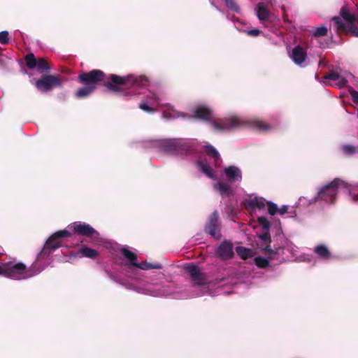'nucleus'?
Instances as JSON below:
<instances>
[{
    "label": "nucleus",
    "instance_id": "obj_41",
    "mask_svg": "<svg viewBox=\"0 0 358 358\" xmlns=\"http://www.w3.org/2000/svg\"><path fill=\"white\" fill-rule=\"evenodd\" d=\"M356 18L357 19V24H358V17H356Z\"/></svg>",
    "mask_w": 358,
    "mask_h": 358
},
{
    "label": "nucleus",
    "instance_id": "obj_40",
    "mask_svg": "<svg viewBox=\"0 0 358 358\" xmlns=\"http://www.w3.org/2000/svg\"><path fill=\"white\" fill-rule=\"evenodd\" d=\"M231 20L234 21V20H235V17H232L231 18Z\"/></svg>",
    "mask_w": 358,
    "mask_h": 358
},
{
    "label": "nucleus",
    "instance_id": "obj_19",
    "mask_svg": "<svg viewBox=\"0 0 358 358\" xmlns=\"http://www.w3.org/2000/svg\"><path fill=\"white\" fill-rule=\"evenodd\" d=\"M196 165L199 171L203 173L206 177L216 180L217 176L210 163L206 159H200L195 160Z\"/></svg>",
    "mask_w": 358,
    "mask_h": 358
},
{
    "label": "nucleus",
    "instance_id": "obj_3",
    "mask_svg": "<svg viewBox=\"0 0 358 358\" xmlns=\"http://www.w3.org/2000/svg\"><path fill=\"white\" fill-rule=\"evenodd\" d=\"M121 252L127 260L126 266L128 269V277L132 279L131 282L124 283L123 284L124 286L136 292L153 296H166L170 294L164 286L152 282H143L137 280V276L139 275L138 269H161L162 268L161 264L158 262L151 264L148 262H142L138 264L136 254L126 247L121 249Z\"/></svg>",
    "mask_w": 358,
    "mask_h": 358
},
{
    "label": "nucleus",
    "instance_id": "obj_33",
    "mask_svg": "<svg viewBox=\"0 0 358 358\" xmlns=\"http://www.w3.org/2000/svg\"><path fill=\"white\" fill-rule=\"evenodd\" d=\"M258 222L259 225L264 229H268L270 227V222L269 221L264 217H258Z\"/></svg>",
    "mask_w": 358,
    "mask_h": 358
},
{
    "label": "nucleus",
    "instance_id": "obj_7",
    "mask_svg": "<svg viewBox=\"0 0 358 358\" xmlns=\"http://www.w3.org/2000/svg\"><path fill=\"white\" fill-rule=\"evenodd\" d=\"M38 271H30L24 263L15 259L1 262L0 265V275L15 280L29 279L36 275Z\"/></svg>",
    "mask_w": 358,
    "mask_h": 358
},
{
    "label": "nucleus",
    "instance_id": "obj_29",
    "mask_svg": "<svg viewBox=\"0 0 358 358\" xmlns=\"http://www.w3.org/2000/svg\"><path fill=\"white\" fill-rule=\"evenodd\" d=\"M227 7L236 13H240L241 8L234 0H224Z\"/></svg>",
    "mask_w": 358,
    "mask_h": 358
},
{
    "label": "nucleus",
    "instance_id": "obj_15",
    "mask_svg": "<svg viewBox=\"0 0 358 358\" xmlns=\"http://www.w3.org/2000/svg\"><path fill=\"white\" fill-rule=\"evenodd\" d=\"M183 268L189 274L191 280L194 284L201 285L205 283L203 274L197 266L194 264H186L183 266Z\"/></svg>",
    "mask_w": 358,
    "mask_h": 358
},
{
    "label": "nucleus",
    "instance_id": "obj_12",
    "mask_svg": "<svg viewBox=\"0 0 358 358\" xmlns=\"http://www.w3.org/2000/svg\"><path fill=\"white\" fill-rule=\"evenodd\" d=\"M62 83L59 78L55 76H45L41 79L36 80V87L41 92H45L56 87H60Z\"/></svg>",
    "mask_w": 358,
    "mask_h": 358
},
{
    "label": "nucleus",
    "instance_id": "obj_23",
    "mask_svg": "<svg viewBox=\"0 0 358 358\" xmlns=\"http://www.w3.org/2000/svg\"><path fill=\"white\" fill-rule=\"evenodd\" d=\"M205 148L206 154L214 161L215 166H220L222 159L217 150L210 145H206Z\"/></svg>",
    "mask_w": 358,
    "mask_h": 358
},
{
    "label": "nucleus",
    "instance_id": "obj_32",
    "mask_svg": "<svg viewBox=\"0 0 358 358\" xmlns=\"http://www.w3.org/2000/svg\"><path fill=\"white\" fill-rule=\"evenodd\" d=\"M8 31H2L0 32V43L2 45H6L9 43Z\"/></svg>",
    "mask_w": 358,
    "mask_h": 358
},
{
    "label": "nucleus",
    "instance_id": "obj_25",
    "mask_svg": "<svg viewBox=\"0 0 358 358\" xmlns=\"http://www.w3.org/2000/svg\"><path fill=\"white\" fill-rule=\"evenodd\" d=\"M236 252L241 258L244 259L251 257L253 255L252 250L242 246L236 247Z\"/></svg>",
    "mask_w": 358,
    "mask_h": 358
},
{
    "label": "nucleus",
    "instance_id": "obj_24",
    "mask_svg": "<svg viewBox=\"0 0 358 358\" xmlns=\"http://www.w3.org/2000/svg\"><path fill=\"white\" fill-rule=\"evenodd\" d=\"M314 252L321 259L327 260L331 257V252L324 245H318L315 247Z\"/></svg>",
    "mask_w": 358,
    "mask_h": 358
},
{
    "label": "nucleus",
    "instance_id": "obj_21",
    "mask_svg": "<svg viewBox=\"0 0 358 358\" xmlns=\"http://www.w3.org/2000/svg\"><path fill=\"white\" fill-rule=\"evenodd\" d=\"M267 6L268 5L264 2H259L255 7V13L257 18L263 24L267 22L271 16V13L268 11Z\"/></svg>",
    "mask_w": 358,
    "mask_h": 358
},
{
    "label": "nucleus",
    "instance_id": "obj_16",
    "mask_svg": "<svg viewBox=\"0 0 358 358\" xmlns=\"http://www.w3.org/2000/svg\"><path fill=\"white\" fill-rule=\"evenodd\" d=\"M225 178L229 183L240 182L242 180V172L236 166H229L224 169Z\"/></svg>",
    "mask_w": 358,
    "mask_h": 358
},
{
    "label": "nucleus",
    "instance_id": "obj_2",
    "mask_svg": "<svg viewBox=\"0 0 358 358\" xmlns=\"http://www.w3.org/2000/svg\"><path fill=\"white\" fill-rule=\"evenodd\" d=\"M79 81L85 85L83 87L78 90L76 96L78 98L83 99L90 96L96 88L99 83L105 81V86L113 91H117L118 87L108 82L111 80L113 83L117 85H123L131 86L134 94H139L137 89L144 88L148 85V79L144 76L129 75L125 77H121L117 75L110 74L106 78L104 73L98 69L92 70L89 73H84L79 76Z\"/></svg>",
    "mask_w": 358,
    "mask_h": 358
},
{
    "label": "nucleus",
    "instance_id": "obj_36",
    "mask_svg": "<svg viewBox=\"0 0 358 358\" xmlns=\"http://www.w3.org/2000/svg\"><path fill=\"white\" fill-rule=\"evenodd\" d=\"M245 33L248 36H257L261 33V31L259 29H255L247 30V31H245Z\"/></svg>",
    "mask_w": 358,
    "mask_h": 358
},
{
    "label": "nucleus",
    "instance_id": "obj_1",
    "mask_svg": "<svg viewBox=\"0 0 358 358\" xmlns=\"http://www.w3.org/2000/svg\"><path fill=\"white\" fill-rule=\"evenodd\" d=\"M162 117L167 120L178 117H195L205 121H209L211 128L217 132H229L241 127H250L260 131H267L271 126L259 120H247L237 115H230L223 118L213 120L212 110L206 104L198 105L192 115H188L176 110L170 103H164L162 106Z\"/></svg>",
    "mask_w": 358,
    "mask_h": 358
},
{
    "label": "nucleus",
    "instance_id": "obj_11",
    "mask_svg": "<svg viewBox=\"0 0 358 358\" xmlns=\"http://www.w3.org/2000/svg\"><path fill=\"white\" fill-rule=\"evenodd\" d=\"M162 97L157 93L149 92L145 100L139 103V108L148 113H153L157 110L158 106H162Z\"/></svg>",
    "mask_w": 358,
    "mask_h": 358
},
{
    "label": "nucleus",
    "instance_id": "obj_37",
    "mask_svg": "<svg viewBox=\"0 0 358 358\" xmlns=\"http://www.w3.org/2000/svg\"><path fill=\"white\" fill-rule=\"evenodd\" d=\"M287 209H288V206L287 205H283L282 207H280V208H278V213L282 215H284L285 213H287Z\"/></svg>",
    "mask_w": 358,
    "mask_h": 358
},
{
    "label": "nucleus",
    "instance_id": "obj_35",
    "mask_svg": "<svg viewBox=\"0 0 358 358\" xmlns=\"http://www.w3.org/2000/svg\"><path fill=\"white\" fill-rule=\"evenodd\" d=\"M350 94L353 101L358 104V91L351 90H350Z\"/></svg>",
    "mask_w": 358,
    "mask_h": 358
},
{
    "label": "nucleus",
    "instance_id": "obj_26",
    "mask_svg": "<svg viewBox=\"0 0 358 358\" xmlns=\"http://www.w3.org/2000/svg\"><path fill=\"white\" fill-rule=\"evenodd\" d=\"M341 150L345 155H351L358 152V146L344 144L341 145Z\"/></svg>",
    "mask_w": 358,
    "mask_h": 358
},
{
    "label": "nucleus",
    "instance_id": "obj_22",
    "mask_svg": "<svg viewBox=\"0 0 358 358\" xmlns=\"http://www.w3.org/2000/svg\"><path fill=\"white\" fill-rule=\"evenodd\" d=\"M97 255L98 252L96 250L92 249L87 246H83L77 252L71 253L69 256V258L71 259L73 257H81L83 256L90 259H95Z\"/></svg>",
    "mask_w": 358,
    "mask_h": 358
},
{
    "label": "nucleus",
    "instance_id": "obj_10",
    "mask_svg": "<svg viewBox=\"0 0 358 358\" xmlns=\"http://www.w3.org/2000/svg\"><path fill=\"white\" fill-rule=\"evenodd\" d=\"M66 230L68 231L71 230L76 234L91 238L93 239V242L94 243L99 242L101 239L99 232L89 224L85 222H74L70 224ZM69 233V234L68 236H70V232Z\"/></svg>",
    "mask_w": 358,
    "mask_h": 358
},
{
    "label": "nucleus",
    "instance_id": "obj_38",
    "mask_svg": "<svg viewBox=\"0 0 358 358\" xmlns=\"http://www.w3.org/2000/svg\"><path fill=\"white\" fill-rule=\"evenodd\" d=\"M3 254V249L0 247V255Z\"/></svg>",
    "mask_w": 358,
    "mask_h": 358
},
{
    "label": "nucleus",
    "instance_id": "obj_9",
    "mask_svg": "<svg viewBox=\"0 0 358 358\" xmlns=\"http://www.w3.org/2000/svg\"><path fill=\"white\" fill-rule=\"evenodd\" d=\"M243 206L250 210L262 209L266 203L268 207V212L271 215H274L278 213V207L276 203L271 201H266L262 198L255 195H247L242 201Z\"/></svg>",
    "mask_w": 358,
    "mask_h": 358
},
{
    "label": "nucleus",
    "instance_id": "obj_17",
    "mask_svg": "<svg viewBox=\"0 0 358 358\" xmlns=\"http://www.w3.org/2000/svg\"><path fill=\"white\" fill-rule=\"evenodd\" d=\"M216 253L223 260L231 259L234 257L232 243L230 241H224L217 248Z\"/></svg>",
    "mask_w": 358,
    "mask_h": 358
},
{
    "label": "nucleus",
    "instance_id": "obj_14",
    "mask_svg": "<svg viewBox=\"0 0 358 358\" xmlns=\"http://www.w3.org/2000/svg\"><path fill=\"white\" fill-rule=\"evenodd\" d=\"M352 78V75L350 72L340 73L337 71H331L324 77L325 80L335 81L336 85H337L339 88L345 87L348 80Z\"/></svg>",
    "mask_w": 358,
    "mask_h": 358
},
{
    "label": "nucleus",
    "instance_id": "obj_4",
    "mask_svg": "<svg viewBox=\"0 0 358 358\" xmlns=\"http://www.w3.org/2000/svg\"><path fill=\"white\" fill-rule=\"evenodd\" d=\"M152 147L160 152L180 157L182 159L194 160L197 152L195 143L185 139H159L151 141Z\"/></svg>",
    "mask_w": 358,
    "mask_h": 358
},
{
    "label": "nucleus",
    "instance_id": "obj_39",
    "mask_svg": "<svg viewBox=\"0 0 358 358\" xmlns=\"http://www.w3.org/2000/svg\"><path fill=\"white\" fill-rule=\"evenodd\" d=\"M303 199H305V198H302V197H301V198L299 199L300 202H301Z\"/></svg>",
    "mask_w": 358,
    "mask_h": 358
},
{
    "label": "nucleus",
    "instance_id": "obj_30",
    "mask_svg": "<svg viewBox=\"0 0 358 358\" xmlns=\"http://www.w3.org/2000/svg\"><path fill=\"white\" fill-rule=\"evenodd\" d=\"M254 262H255V264L259 268H265V267H267L269 264V261L268 259H266V258H264V257H255L254 259Z\"/></svg>",
    "mask_w": 358,
    "mask_h": 358
},
{
    "label": "nucleus",
    "instance_id": "obj_20",
    "mask_svg": "<svg viewBox=\"0 0 358 358\" xmlns=\"http://www.w3.org/2000/svg\"><path fill=\"white\" fill-rule=\"evenodd\" d=\"M213 188L220 195L224 197H230L234 195V189L231 186L229 182L219 181L213 185Z\"/></svg>",
    "mask_w": 358,
    "mask_h": 358
},
{
    "label": "nucleus",
    "instance_id": "obj_34",
    "mask_svg": "<svg viewBox=\"0 0 358 358\" xmlns=\"http://www.w3.org/2000/svg\"><path fill=\"white\" fill-rule=\"evenodd\" d=\"M259 237L264 243H267L271 241V236L267 231L263 232L259 236Z\"/></svg>",
    "mask_w": 358,
    "mask_h": 358
},
{
    "label": "nucleus",
    "instance_id": "obj_31",
    "mask_svg": "<svg viewBox=\"0 0 358 358\" xmlns=\"http://www.w3.org/2000/svg\"><path fill=\"white\" fill-rule=\"evenodd\" d=\"M327 32H328L327 28L325 26H321L320 27L316 28V29L315 30V31L313 33V35H314V36H316V37L324 36L327 34Z\"/></svg>",
    "mask_w": 358,
    "mask_h": 358
},
{
    "label": "nucleus",
    "instance_id": "obj_18",
    "mask_svg": "<svg viewBox=\"0 0 358 358\" xmlns=\"http://www.w3.org/2000/svg\"><path fill=\"white\" fill-rule=\"evenodd\" d=\"M290 57L295 64L304 66L307 58L305 50L299 45L295 46L289 53Z\"/></svg>",
    "mask_w": 358,
    "mask_h": 358
},
{
    "label": "nucleus",
    "instance_id": "obj_27",
    "mask_svg": "<svg viewBox=\"0 0 358 358\" xmlns=\"http://www.w3.org/2000/svg\"><path fill=\"white\" fill-rule=\"evenodd\" d=\"M25 61L27 66L29 69H35L37 66V61L34 55V54L30 53L28 54L25 57Z\"/></svg>",
    "mask_w": 358,
    "mask_h": 358
},
{
    "label": "nucleus",
    "instance_id": "obj_13",
    "mask_svg": "<svg viewBox=\"0 0 358 358\" xmlns=\"http://www.w3.org/2000/svg\"><path fill=\"white\" fill-rule=\"evenodd\" d=\"M205 231L214 238H220L221 232L219 223V216L216 210H215L209 217L205 226Z\"/></svg>",
    "mask_w": 358,
    "mask_h": 358
},
{
    "label": "nucleus",
    "instance_id": "obj_8",
    "mask_svg": "<svg viewBox=\"0 0 358 358\" xmlns=\"http://www.w3.org/2000/svg\"><path fill=\"white\" fill-rule=\"evenodd\" d=\"M341 17H334L332 21L338 30L350 31L355 36L358 37V27L355 22L357 19L345 7H343L340 11Z\"/></svg>",
    "mask_w": 358,
    "mask_h": 358
},
{
    "label": "nucleus",
    "instance_id": "obj_5",
    "mask_svg": "<svg viewBox=\"0 0 358 358\" xmlns=\"http://www.w3.org/2000/svg\"><path fill=\"white\" fill-rule=\"evenodd\" d=\"M340 189L349 190L350 199L354 203H358V189L352 187L344 181L336 178L333 181L323 186L309 203L315 202L317 200L324 201L326 203H334L336 200V195Z\"/></svg>",
    "mask_w": 358,
    "mask_h": 358
},
{
    "label": "nucleus",
    "instance_id": "obj_28",
    "mask_svg": "<svg viewBox=\"0 0 358 358\" xmlns=\"http://www.w3.org/2000/svg\"><path fill=\"white\" fill-rule=\"evenodd\" d=\"M36 68L38 71H40L41 73L45 71H48L50 69V66L47 64L45 60L43 58H40L39 59H38L37 66Z\"/></svg>",
    "mask_w": 358,
    "mask_h": 358
},
{
    "label": "nucleus",
    "instance_id": "obj_6",
    "mask_svg": "<svg viewBox=\"0 0 358 358\" xmlns=\"http://www.w3.org/2000/svg\"><path fill=\"white\" fill-rule=\"evenodd\" d=\"M69 234L67 230L58 231L52 234L47 240L43 248L38 255L35 262L29 267V269L34 272L39 271L37 275L42 272L50 263L51 253L62 245L60 238L68 237Z\"/></svg>",
    "mask_w": 358,
    "mask_h": 358
}]
</instances>
